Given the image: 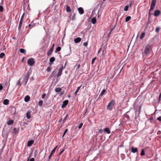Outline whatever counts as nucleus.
Here are the masks:
<instances>
[{
    "instance_id": "774afa93",
    "label": "nucleus",
    "mask_w": 161,
    "mask_h": 161,
    "mask_svg": "<svg viewBox=\"0 0 161 161\" xmlns=\"http://www.w3.org/2000/svg\"><path fill=\"white\" fill-rule=\"evenodd\" d=\"M68 97H70V95H69V96H68Z\"/></svg>"
},
{
    "instance_id": "ea45409f",
    "label": "nucleus",
    "mask_w": 161,
    "mask_h": 161,
    "mask_svg": "<svg viewBox=\"0 0 161 161\" xmlns=\"http://www.w3.org/2000/svg\"><path fill=\"white\" fill-rule=\"evenodd\" d=\"M67 131H68V129H66L65 130H64V132L62 137H63L64 136V135L66 134V133L67 132Z\"/></svg>"
},
{
    "instance_id": "7ed1b4c3",
    "label": "nucleus",
    "mask_w": 161,
    "mask_h": 161,
    "mask_svg": "<svg viewBox=\"0 0 161 161\" xmlns=\"http://www.w3.org/2000/svg\"><path fill=\"white\" fill-rule=\"evenodd\" d=\"M151 47L150 45H148L145 47L144 53L147 56L150 54Z\"/></svg>"
},
{
    "instance_id": "9b49d317",
    "label": "nucleus",
    "mask_w": 161,
    "mask_h": 161,
    "mask_svg": "<svg viewBox=\"0 0 161 161\" xmlns=\"http://www.w3.org/2000/svg\"><path fill=\"white\" fill-rule=\"evenodd\" d=\"M19 129L18 128H14V132L13 133L14 135H15L19 133Z\"/></svg>"
},
{
    "instance_id": "c03bdc74",
    "label": "nucleus",
    "mask_w": 161,
    "mask_h": 161,
    "mask_svg": "<svg viewBox=\"0 0 161 161\" xmlns=\"http://www.w3.org/2000/svg\"><path fill=\"white\" fill-rule=\"evenodd\" d=\"M83 124L82 123H81L80 124V125L78 127V128L79 129H80L81 128V127H82V126L83 125Z\"/></svg>"
},
{
    "instance_id": "e2e57ef3",
    "label": "nucleus",
    "mask_w": 161,
    "mask_h": 161,
    "mask_svg": "<svg viewBox=\"0 0 161 161\" xmlns=\"http://www.w3.org/2000/svg\"><path fill=\"white\" fill-rule=\"evenodd\" d=\"M66 64H67V63H65V64H64V68H65V66H66Z\"/></svg>"
},
{
    "instance_id": "c85d7f7f",
    "label": "nucleus",
    "mask_w": 161,
    "mask_h": 161,
    "mask_svg": "<svg viewBox=\"0 0 161 161\" xmlns=\"http://www.w3.org/2000/svg\"><path fill=\"white\" fill-rule=\"evenodd\" d=\"M20 52L21 53H24L25 54V50L24 49L21 48L20 49Z\"/></svg>"
},
{
    "instance_id": "4c0bfd02",
    "label": "nucleus",
    "mask_w": 161,
    "mask_h": 161,
    "mask_svg": "<svg viewBox=\"0 0 161 161\" xmlns=\"http://www.w3.org/2000/svg\"><path fill=\"white\" fill-rule=\"evenodd\" d=\"M80 64H77L75 66L76 67V70L80 68Z\"/></svg>"
},
{
    "instance_id": "393cba45",
    "label": "nucleus",
    "mask_w": 161,
    "mask_h": 161,
    "mask_svg": "<svg viewBox=\"0 0 161 161\" xmlns=\"http://www.w3.org/2000/svg\"><path fill=\"white\" fill-rule=\"evenodd\" d=\"M145 35V32H142L140 36V38L141 39H142L144 37Z\"/></svg>"
},
{
    "instance_id": "473e14b6",
    "label": "nucleus",
    "mask_w": 161,
    "mask_h": 161,
    "mask_svg": "<svg viewBox=\"0 0 161 161\" xmlns=\"http://www.w3.org/2000/svg\"><path fill=\"white\" fill-rule=\"evenodd\" d=\"M34 26V25H31L30 24L28 25V26L27 27H28L29 29H31L32 27Z\"/></svg>"
},
{
    "instance_id": "4468645a",
    "label": "nucleus",
    "mask_w": 161,
    "mask_h": 161,
    "mask_svg": "<svg viewBox=\"0 0 161 161\" xmlns=\"http://www.w3.org/2000/svg\"><path fill=\"white\" fill-rule=\"evenodd\" d=\"M81 39L80 37H77L74 39V41L76 43H78L80 42Z\"/></svg>"
},
{
    "instance_id": "7c9ffc66",
    "label": "nucleus",
    "mask_w": 161,
    "mask_h": 161,
    "mask_svg": "<svg viewBox=\"0 0 161 161\" xmlns=\"http://www.w3.org/2000/svg\"><path fill=\"white\" fill-rule=\"evenodd\" d=\"M145 151L144 150V149H142L141 151V152L140 154V155L141 156H143L145 155Z\"/></svg>"
},
{
    "instance_id": "bf43d9fd",
    "label": "nucleus",
    "mask_w": 161,
    "mask_h": 161,
    "mask_svg": "<svg viewBox=\"0 0 161 161\" xmlns=\"http://www.w3.org/2000/svg\"><path fill=\"white\" fill-rule=\"evenodd\" d=\"M81 85L80 86H79L77 87V90H78L79 91V90H80V88H81Z\"/></svg>"
},
{
    "instance_id": "79ce46f5",
    "label": "nucleus",
    "mask_w": 161,
    "mask_h": 161,
    "mask_svg": "<svg viewBox=\"0 0 161 161\" xmlns=\"http://www.w3.org/2000/svg\"><path fill=\"white\" fill-rule=\"evenodd\" d=\"M3 11V7L1 6L0 5V12H2Z\"/></svg>"
},
{
    "instance_id": "aec40b11",
    "label": "nucleus",
    "mask_w": 161,
    "mask_h": 161,
    "mask_svg": "<svg viewBox=\"0 0 161 161\" xmlns=\"http://www.w3.org/2000/svg\"><path fill=\"white\" fill-rule=\"evenodd\" d=\"M96 19L95 17H94L91 20V22L93 24H95L96 22Z\"/></svg>"
},
{
    "instance_id": "680f3d73",
    "label": "nucleus",
    "mask_w": 161,
    "mask_h": 161,
    "mask_svg": "<svg viewBox=\"0 0 161 161\" xmlns=\"http://www.w3.org/2000/svg\"><path fill=\"white\" fill-rule=\"evenodd\" d=\"M97 16H98V17H99L100 16V15L98 13L97 14Z\"/></svg>"
},
{
    "instance_id": "2eb2a0df",
    "label": "nucleus",
    "mask_w": 161,
    "mask_h": 161,
    "mask_svg": "<svg viewBox=\"0 0 161 161\" xmlns=\"http://www.w3.org/2000/svg\"><path fill=\"white\" fill-rule=\"evenodd\" d=\"M160 12L159 10H156V11H155V12L154 13V15L155 16H157L158 15H159L160 14Z\"/></svg>"
},
{
    "instance_id": "4be33fe9",
    "label": "nucleus",
    "mask_w": 161,
    "mask_h": 161,
    "mask_svg": "<svg viewBox=\"0 0 161 161\" xmlns=\"http://www.w3.org/2000/svg\"><path fill=\"white\" fill-rule=\"evenodd\" d=\"M106 90L105 89H103L101 93L100 94L99 96V97H102L104 93L106 92Z\"/></svg>"
},
{
    "instance_id": "37998d69",
    "label": "nucleus",
    "mask_w": 161,
    "mask_h": 161,
    "mask_svg": "<svg viewBox=\"0 0 161 161\" xmlns=\"http://www.w3.org/2000/svg\"><path fill=\"white\" fill-rule=\"evenodd\" d=\"M46 95V94L45 93H43L42 95V98L43 99L45 97Z\"/></svg>"
},
{
    "instance_id": "a211bd4d",
    "label": "nucleus",
    "mask_w": 161,
    "mask_h": 161,
    "mask_svg": "<svg viewBox=\"0 0 161 161\" xmlns=\"http://www.w3.org/2000/svg\"><path fill=\"white\" fill-rule=\"evenodd\" d=\"M30 112L29 111H28L27 112L26 114V118L27 119H30L31 117V115H30Z\"/></svg>"
},
{
    "instance_id": "39448f33",
    "label": "nucleus",
    "mask_w": 161,
    "mask_h": 161,
    "mask_svg": "<svg viewBox=\"0 0 161 161\" xmlns=\"http://www.w3.org/2000/svg\"><path fill=\"white\" fill-rule=\"evenodd\" d=\"M156 2V0H152L151 5L150 7V8L149 10V12H150L151 10H152L154 8Z\"/></svg>"
},
{
    "instance_id": "13d9d810",
    "label": "nucleus",
    "mask_w": 161,
    "mask_h": 161,
    "mask_svg": "<svg viewBox=\"0 0 161 161\" xmlns=\"http://www.w3.org/2000/svg\"><path fill=\"white\" fill-rule=\"evenodd\" d=\"M75 14H74L72 17V19L73 20L75 19Z\"/></svg>"
},
{
    "instance_id": "bb28decb",
    "label": "nucleus",
    "mask_w": 161,
    "mask_h": 161,
    "mask_svg": "<svg viewBox=\"0 0 161 161\" xmlns=\"http://www.w3.org/2000/svg\"><path fill=\"white\" fill-rule=\"evenodd\" d=\"M53 51L49 49L47 52V54L48 56H50L51 55Z\"/></svg>"
},
{
    "instance_id": "20e7f679",
    "label": "nucleus",
    "mask_w": 161,
    "mask_h": 161,
    "mask_svg": "<svg viewBox=\"0 0 161 161\" xmlns=\"http://www.w3.org/2000/svg\"><path fill=\"white\" fill-rule=\"evenodd\" d=\"M24 15H25V13H24L22 14V15L21 17V18L20 19L19 22V26H18V30L19 31H20L21 30V26L22 25V22H23L24 17Z\"/></svg>"
},
{
    "instance_id": "72a5a7b5",
    "label": "nucleus",
    "mask_w": 161,
    "mask_h": 161,
    "mask_svg": "<svg viewBox=\"0 0 161 161\" xmlns=\"http://www.w3.org/2000/svg\"><path fill=\"white\" fill-rule=\"evenodd\" d=\"M42 104L43 101L42 100L38 102V105L40 106H41L42 105Z\"/></svg>"
},
{
    "instance_id": "412c9836",
    "label": "nucleus",
    "mask_w": 161,
    "mask_h": 161,
    "mask_svg": "<svg viewBox=\"0 0 161 161\" xmlns=\"http://www.w3.org/2000/svg\"><path fill=\"white\" fill-rule=\"evenodd\" d=\"M3 103L5 105H8L9 103V100L8 99H5L4 100Z\"/></svg>"
},
{
    "instance_id": "f03ea898",
    "label": "nucleus",
    "mask_w": 161,
    "mask_h": 161,
    "mask_svg": "<svg viewBox=\"0 0 161 161\" xmlns=\"http://www.w3.org/2000/svg\"><path fill=\"white\" fill-rule=\"evenodd\" d=\"M30 75V73L29 71H28L25 75L23 77V82L24 83L25 85H26L27 83L29 76Z\"/></svg>"
},
{
    "instance_id": "4d7b16f0",
    "label": "nucleus",
    "mask_w": 161,
    "mask_h": 161,
    "mask_svg": "<svg viewBox=\"0 0 161 161\" xmlns=\"http://www.w3.org/2000/svg\"><path fill=\"white\" fill-rule=\"evenodd\" d=\"M35 159L34 158H32L30 159V161H34Z\"/></svg>"
},
{
    "instance_id": "09e8293b",
    "label": "nucleus",
    "mask_w": 161,
    "mask_h": 161,
    "mask_svg": "<svg viewBox=\"0 0 161 161\" xmlns=\"http://www.w3.org/2000/svg\"><path fill=\"white\" fill-rule=\"evenodd\" d=\"M87 44L88 43L87 42H85L83 43V45L85 47H86L87 46Z\"/></svg>"
},
{
    "instance_id": "dca6fc26",
    "label": "nucleus",
    "mask_w": 161,
    "mask_h": 161,
    "mask_svg": "<svg viewBox=\"0 0 161 161\" xmlns=\"http://www.w3.org/2000/svg\"><path fill=\"white\" fill-rule=\"evenodd\" d=\"M104 131L105 132L107 133L108 134H109L111 132L109 130V129L108 128H105L104 129Z\"/></svg>"
},
{
    "instance_id": "0e129e2a",
    "label": "nucleus",
    "mask_w": 161,
    "mask_h": 161,
    "mask_svg": "<svg viewBox=\"0 0 161 161\" xmlns=\"http://www.w3.org/2000/svg\"><path fill=\"white\" fill-rule=\"evenodd\" d=\"M100 52V49L98 51V53H99V52Z\"/></svg>"
},
{
    "instance_id": "a878e982",
    "label": "nucleus",
    "mask_w": 161,
    "mask_h": 161,
    "mask_svg": "<svg viewBox=\"0 0 161 161\" xmlns=\"http://www.w3.org/2000/svg\"><path fill=\"white\" fill-rule=\"evenodd\" d=\"M66 11L68 12H70L71 11V9L70 8V7L69 6H67L66 8Z\"/></svg>"
},
{
    "instance_id": "c9c22d12",
    "label": "nucleus",
    "mask_w": 161,
    "mask_h": 161,
    "mask_svg": "<svg viewBox=\"0 0 161 161\" xmlns=\"http://www.w3.org/2000/svg\"><path fill=\"white\" fill-rule=\"evenodd\" d=\"M160 30V28L159 27H157L156 28V31L157 33H158L159 32Z\"/></svg>"
},
{
    "instance_id": "864d4df0",
    "label": "nucleus",
    "mask_w": 161,
    "mask_h": 161,
    "mask_svg": "<svg viewBox=\"0 0 161 161\" xmlns=\"http://www.w3.org/2000/svg\"><path fill=\"white\" fill-rule=\"evenodd\" d=\"M3 89V86L1 84H0V91L2 90Z\"/></svg>"
},
{
    "instance_id": "cd10ccee",
    "label": "nucleus",
    "mask_w": 161,
    "mask_h": 161,
    "mask_svg": "<svg viewBox=\"0 0 161 161\" xmlns=\"http://www.w3.org/2000/svg\"><path fill=\"white\" fill-rule=\"evenodd\" d=\"M131 17L130 16H127L125 19V21L126 22H128V21H129L131 19Z\"/></svg>"
},
{
    "instance_id": "1a4fd4ad",
    "label": "nucleus",
    "mask_w": 161,
    "mask_h": 161,
    "mask_svg": "<svg viewBox=\"0 0 161 161\" xmlns=\"http://www.w3.org/2000/svg\"><path fill=\"white\" fill-rule=\"evenodd\" d=\"M34 142V140H31L27 142V146L28 147L31 146L33 144Z\"/></svg>"
},
{
    "instance_id": "6ab92c4d",
    "label": "nucleus",
    "mask_w": 161,
    "mask_h": 161,
    "mask_svg": "<svg viewBox=\"0 0 161 161\" xmlns=\"http://www.w3.org/2000/svg\"><path fill=\"white\" fill-rule=\"evenodd\" d=\"M55 91L56 92L58 93V92H60L61 91L62 89L60 88L57 87V88H55Z\"/></svg>"
},
{
    "instance_id": "f8f14e48",
    "label": "nucleus",
    "mask_w": 161,
    "mask_h": 161,
    "mask_svg": "<svg viewBox=\"0 0 161 161\" xmlns=\"http://www.w3.org/2000/svg\"><path fill=\"white\" fill-rule=\"evenodd\" d=\"M78 10L79 13L80 14H83L84 13V11L82 7H80L78 8Z\"/></svg>"
},
{
    "instance_id": "6e6d98bb",
    "label": "nucleus",
    "mask_w": 161,
    "mask_h": 161,
    "mask_svg": "<svg viewBox=\"0 0 161 161\" xmlns=\"http://www.w3.org/2000/svg\"><path fill=\"white\" fill-rule=\"evenodd\" d=\"M78 92H79V90H77L75 92V95H76Z\"/></svg>"
},
{
    "instance_id": "2f4dec72",
    "label": "nucleus",
    "mask_w": 161,
    "mask_h": 161,
    "mask_svg": "<svg viewBox=\"0 0 161 161\" xmlns=\"http://www.w3.org/2000/svg\"><path fill=\"white\" fill-rule=\"evenodd\" d=\"M5 54L4 53H2L0 54V58H3L5 56Z\"/></svg>"
},
{
    "instance_id": "3c124183",
    "label": "nucleus",
    "mask_w": 161,
    "mask_h": 161,
    "mask_svg": "<svg viewBox=\"0 0 161 161\" xmlns=\"http://www.w3.org/2000/svg\"><path fill=\"white\" fill-rule=\"evenodd\" d=\"M157 120L160 121H161V116H159L157 119Z\"/></svg>"
},
{
    "instance_id": "ddd939ff",
    "label": "nucleus",
    "mask_w": 161,
    "mask_h": 161,
    "mask_svg": "<svg viewBox=\"0 0 161 161\" xmlns=\"http://www.w3.org/2000/svg\"><path fill=\"white\" fill-rule=\"evenodd\" d=\"M131 149V152L133 153H135L138 151V149L136 147L135 148L134 147H132Z\"/></svg>"
},
{
    "instance_id": "de8ad7c7",
    "label": "nucleus",
    "mask_w": 161,
    "mask_h": 161,
    "mask_svg": "<svg viewBox=\"0 0 161 161\" xmlns=\"http://www.w3.org/2000/svg\"><path fill=\"white\" fill-rule=\"evenodd\" d=\"M64 149H63L62 150H61L58 155L60 156L61 154L62 153H63V152L64 151Z\"/></svg>"
},
{
    "instance_id": "f3484780",
    "label": "nucleus",
    "mask_w": 161,
    "mask_h": 161,
    "mask_svg": "<svg viewBox=\"0 0 161 161\" xmlns=\"http://www.w3.org/2000/svg\"><path fill=\"white\" fill-rule=\"evenodd\" d=\"M30 98L29 96H26L24 98V100L25 102H28L30 100Z\"/></svg>"
},
{
    "instance_id": "e433bc0d",
    "label": "nucleus",
    "mask_w": 161,
    "mask_h": 161,
    "mask_svg": "<svg viewBox=\"0 0 161 161\" xmlns=\"http://www.w3.org/2000/svg\"><path fill=\"white\" fill-rule=\"evenodd\" d=\"M54 44L53 43V44H52V46H51V47L50 49L53 51V49L54 48Z\"/></svg>"
},
{
    "instance_id": "58836bf2",
    "label": "nucleus",
    "mask_w": 161,
    "mask_h": 161,
    "mask_svg": "<svg viewBox=\"0 0 161 161\" xmlns=\"http://www.w3.org/2000/svg\"><path fill=\"white\" fill-rule=\"evenodd\" d=\"M51 69H52V68L51 67H49L47 68V72H49L51 70Z\"/></svg>"
},
{
    "instance_id": "a19ab883",
    "label": "nucleus",
    "mask_w": 161,
    "mask_h": 161,
    "mask_svg": "<svg viewBox=\"0 0 161 161\" xmlns=\"http://www.w3.org/2000/svg\"><path fill=\"white\" fill-rule=\"evenodd\" d=\"M114 29V28H111L110 29V32H109L108 34V36H109L110 35L111 33V32H112V31H113V30Z\"/></svg>"
},
{
    "instance_id": "6e6552de",
    "label": "nucleus",
    "mask_w": 161,
    "mask_h": 161,
    "mask_svg": "<svg viewBox=\"0 0 161 161\" xmlns=\"http://www.w3.org/2000/svg\"><path fill=\"white\" fill-rule=\"evenodd\" d=\"M63 70V66L62 65L61 67H60L59 69L57 75V76L58 77H59L62 74V71Z\"/></svg>"
},
{
    "instance_id": "9d476101",
    "label": "nucleus",
    "mask_w": 161,
    "mask_h": 161,
    "mask_svg": "<svg viewBox=\"0 0 161 161\" xmlns=\"http://www.w3.org/2000/svg\"><path fill=\"white\" fill-rule=\"evenodd\" d=\"M55 60V58L53 57L50 58L49 64L50 65L53 64V62Z\"/></svg>"
},
{
    "instance_id": "49530a36",
    "label": "nucleus",
    "mask_w": 161,
    "mask_h": 161,
    "mask_svg": "<svg viewBox=\"0 0 161 161\" xmlns=\"http://www.w3.org/2000/svg\"><path fill=\"white\" fill-rule=\"evenodd\" d=\"M95 59H96V57L92 58V64H93V63H94V61H95Z\"/></svg>"
},
{
    "instance_id": "f704fd0d",
    "label": "nucleus",
    "mask_w": 161,
    "mask_h": 161,
    "mask_svg": "<svg viewBox=\"0 0 161 161\" xmlns=\"http://www.w3.org/2000/svg\"><path fill=\"white\" fill-rule=\"evenodd\" d=\"M128 8H129V6L127 5V6H125V8H124V10L126 11L128 10Z\"/></svg>"
},
{
    "instance_id": "c756f323",
    "label": "nucleus",
    "mask_w": 161,
    "mask_h": 161,
    "mask_svg": "<svg viewBox=\"0 0 161 161\" xmlns=\"http://www.w3.org/2000/svg\"><path fill=\"white\" fill-rule=\"evenodd\" d=\"M61 47H58L55 50V52L57 53L58 52H59L61 50Z\"/></svg>"
},
{
    "instance_id": "603ef678",
    "label": "nucleus",
    "mask_w": 161,
    "mask_h": 161,
    "mask_svg": "<svg viewBox=\"0 0 161 161\" xmlns=\"http://www.w3.org/2000/svg\"><path fill=\"white\" fill-rule=\"evenodd\" d=\"M52 155L51 154H50V155H49V157H48V161L49 160H50V159H51L52 156Z\"/></svg>"
},
{
    "instance_id": "b1692460",
    "label": "nucleus",
    "mask_w": 161,
    "mask_h": 161,
    "mask_svg": "<svg viewBox=\"0 0 161 161\" xmlns=\"http://www.w3.org/2000/svg\"><path fill=\"white\" fill-rule=\"evenodd\" d=\"M58 147V146H56L52 150L51 153H50V154L52 155H53V154L55 152V151L56 149V148H57Z\"/></svg>"
},
{
    "instance_id": "a18cd8bd",
    "label": "nucleus",
    "mask_w": 161,
    "mask_h": 161,
    "mask_svg": "<svg viewBox=\"0 0 161 161\" xmlns=\"http://www.w3.org/2000/svg\"><path fill=\"white\" fill-rule=\"evenodd\" d=\"M57 156H58V158H56V159L55 160V161H59V160L60 156L58 155Z\"/></svg>"
},
{
    "instance_id": "8fccbe9b",
    "label": "nucleus",
    "mask_w": 161,
    "mask_h": 161,
    "mask_svg": "<svg viewBox=\"0 0 161 161\" xmlns=\"http://www.w3.org/2000/svg\"><path fill=\"white\" fill-rule=\"evenodd\" d=\"M68 116V115L67 114L66 115V116L65 118L63 119V123H64L66 119L67 118V117Z\"/></svg>"
},
{
    "instance_id": "0eeeda50",
    "label": "nucleus",
    "mask_w": 161,
    "mask_h": 161,
    "mask_svg": "<svg viewBox=\"0 0 161 161\" xmlns=\"http://www.w3.org/2000/svg\"><path fill=\"white\" fill-rule=\"evenodd\" d=\"M69 102V101L67 100H66L63 102V103L61 106V108H65L67 105L68 104Z\"/></svg>"
},
{
    "instance_id": "5701e85b",
    "label": "nucleus",
    "mask_w": 161,
    "mask_h": 161,
    "mask_svg": "<svg viewBox=\"0 0 161 161\" xmlns=\"http://www.w3.org/2000/svg\"><path fill=\"white\" fill-rule=\"evenodd\" d=\"M14 123L13 120H10L7 122V124L8 125H10Z\"/></svg>"
},
{
    "instance_id": "052dcab7",
    "label": "nucleus",
    "mask_w": 161,
    "mask_h": 161,
    "mask_svg": "<svg viewBox=\"0 0 161 161\" xmlns=\"http://www.w3.org/2000/svg\"><path fill=\"white\" fill-rule=\"evenodd\" d=\"M133 3H132V2H130V3L129 4V6L130 7H131L132 6V5Z\"/></svg>"
},
{
    "instance_id": "f257e3e1",
    "label": "nucleus",
    "mask_w": 161,
    "mask_h": 161,
    "mask_svg": "<svg viewBox=\"0 0 161 161\" xmlns=\"http://www.w3.org/2000/svg\"><path fill=\"white\" fill-rule=\"evenodd\" d=\"M115 101L114 100H112L108 104L107 108L108 110H111L113 109V106L115 104Z\"/></svg>"
},
{
    "instance_id": "69168bd1",
    "label": "nucleus",
    "mask_w": 161,
    "mask_h": 161,
    "mask_svg": "<svg viewBox=\"0 0 161 161\" xmlns=\"http://www.w3.org/2000/svg\"><path fill=\"white\" fill-rule=\"evenodd\" d=\"M99 131H100V133H101L102 132V131H101V130H100Z\"/></svg>"
},
{
    "instance_id": "338daca9",
    "label": "nucleus",
    "mask_w": 161,
    "mask_h": 161,
    "mask_svg": "<svg viewBox=\"0 0 161 161\" xmlns=\"http://www.w3.org/2000/svg\"><path fill=\"white\" fill-rule=\"evenodd\" d=\"M161 97V94H160L159 95V97Z\"/></svg>"
},
{
    "instance_id": "423d86ee",
    "label": "nucleus",
    "mask_w": 161,
    "mask_h": 161,
    "mask_svg": "<svg viewBox=\"0 0 161 161\" xmlns=\"http://www.w3.org/2000/svg\"><path fill=\"white\" fill-rule=\"evenodd\" d=\"M35 62L33 58L29 59L27 60V64L30 66H33L35 64Z\"/></svg>"
},
{
    "instance_id": "5fc2aeb1",
    "label": "nucleus",
    "mask_w": 161,
    "mask_h": 161,
    "mask_svg": "<svg viewBox=\"0 0 161 161\" xmlns=\"http://www.w3.org/2000/svg\"><path fill=\"white\" fill-rule=\"evenodd\" d=\"M17 84L18 85H19V86H21L20 81L19 80L18 81V82H17Z\"/></svg>"
}]
</instances>
